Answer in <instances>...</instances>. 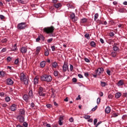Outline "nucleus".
Returning <instances> with one entry per match:
<instances>
[{
    "instance_id": "obj_1",
    "label": "nucleus",
    "mask_w": 127,
    "mask_h": 127,
    "mask_svg": "<svg viewBox=\"0 0 127 127\" xmlns=\"http://www.w3.org/2000/svg\"><path fill=\"white\" fill-rule=\"evenodd\" d=\"M41 80L44 82H51L52 76L49 74H44L41 76Z\"/></svg>"
},
{
    "instance_id": "obj_2",
    "label": "nucleus",
    "mask_w": 127,
    "mask_h": 127,
    "mask_svg": "<svg viewBox=\"0 0 127 127\" xmlns=\"http://www.w3.org/2000/svg\"><path fill=\"white\" fill-rule=\"evenodd\" d=\"M54 29H55L54 27L53 26H51L50 27H45L43 29V32L47 33V34H50L54 32Z\"/></svg>"
},
{
    "instance_id": "obj_3",
    "label": "nucleus",
    "mask_w": 127,
    "mask_h": 127,
    "mask_svg": "<svg viewBox=\"0 0 127 127\" xmlns=\"http://www.w3.org/2000/svg\"><path fill=\"white\" fill-rule=\"evenodd\" d=\"M17 27L19 30H23L27 27V24L26 22H21L17 24Z\"/></svg>"
},
{
    "instance_id": "obj_4",
    "label": "nucleus",
    "mask_w": 127,
    "mask_h": 127,
    "mask_svg": "<svg viewBox=\"0 0 127 127\" xmlns=\"http://www.w3.org/2000/svg\"><path fill=\"white\" fill-rule=\"evenodd\" d=\"M20 80L21 81H23L25 85H28V79L26 78L24 73H21L20 74Z\"/></svg>"
},
{
    "instance_id": "obj_5",
    "label": "nucleus",
    "mask_w": 127,
    "mask_h": 127,
    "mask_svg": "<svg viewBox=\"0 0 127 127\" xmlns=\"http://www.w3.org/2000/svg\"><path fill=\"white\" fill-rule=\"evenodd\" d=\"M95 74H97L98 76H101V75L104 73V68H98L96 70H95Z\"/></svg>"
},
{
    "instance_id": "obj_6",
    "label": "nucleus",
    "mask_w": 127,
    "mask_h": 127,
    "mask_svg": "<svg viewBox=\"0 0 127 127\" xmlns=\"http://www.w3.org/2000/svg\"><path fill=\"white\" fill-rule=\"evenodd\" d=\"M44 92V88L42 87H40L39 88V96L44 97L46 95L45 93H43Z\"/></svg>"
},
{
    "instance_id": "obj_7",
    "label": "nucleus",
    "mask_w": 127,
    "mask_h": 127,
    "mask_svg": "<svg viewBox=\"0 0 127 127\" xmlns=\"http://www.w3.org/2000/svg\"><path fill=\"white\" fill-rule=\"evenodd\" d=\"M24 117L20 115H18L16 119L19 121L20 123H23L24 122Z\"/></svg>"
},
{
    "instance_id": "obj_8",
    "label": "nucleus",
    "mask_w": 127,
    "mask_h": 127,
    "mask_svg": "<svg viewBox=\"0 0 127 127\" xmlns=\"http://www.w3.org/2000/svg\"><path fill=\"white\" fill-rule=\"evenodd\" d=\"M70 18L72 20V21L73 22L77 21L78 20V18L76 17V16L75 15V13H72L70 14Z\"/></svg>"
},
{
    "instance_id": "obj_9",
    "label": "nucleus",
    "mask_w": 127,
    "mask_h": 127,
    "mask_svg": "<svg viewBox=\"0 0 127 127\" xmlns=\"http://www.w3.org/2000/svg\"><path fill=\"white\" fill-rule=\"evenodd\" d=\"M18 116L25 117V111L24 109H20L18 113Z\"/></svg>"
},
{
    "instance_id": "obj_10",
    "label": "nucleus",
    "mask_w": 127,
    "mask_h": 127,
    "mask_svg": "<svg viewBox=\"0 0 127 127\" xmlns=\"http://www.w3.org/2000/svg\"><path fill=\"white\" fill-rule=\"evenodd\" d=\"M17 106L16 104H12L11 106H10V110L11 111H12V112H14L15 111H16V108H17Z\"/></svg>"
},
{
    "instance_id": "obj_11",
    "label": "nucleus",
    "mask_w": 127,
    "mask_h": 127,
    "mask_svg": "<svg viewBox=\"0 0 127 127\" xmlns=\"http://www.w3.org/2000/svg\"><path fill=\"white\" fill-rule=\"evenodd\" d=\"M20 51H21V53H22V54H25V53H26V52H27V48H26L25 47H22L21 48Z\"/></svg>"
},
{
    "instance_id": "obj_12",
    "label": "nucleus",
    "mask_w": 127,
    "mask_h": 127,
    "mask_svg": "<svg viewBox=\"0 0 127 127\" xmlns=\"http://www.w3.org/2000/svg\"><path fill=\"white\" fill-rule=\"evenodd\" d=\"M23 99L25 102H28L29 101V99H30V97L27 95V94H25L23 96Z\"/></svg>"
},
{
    "instance_id": "obj_13",
    "label": "nucleus",
    "mask_w": 127,
    "mask_h": 127,
    "mask_svg": "<svg viewBox=\"0 0 127 127\" xmlns=\"http://www.w3.org/2000/svg\"><path fill=\"white\" fill-rule=\"evenodd\" d=\"M6 83H7V85H13V81L12 80V79H10V78H7L6 79Z\"/></svg>"
},
{
    "instance_id": "obj_14",
    "label": "nucleus",
    "mask_w": 127,
    "mask_h": 127,
    "mask_svg": "<svg viewBox=\"0 0 127 127\" xmlns=\"http://www.w3.org/2000/svg\"><path fill=\"white\" fill-rule=\"evenodd\" d=\"M68 70V65L66 64H64L63 66V72H66Z\"/></svg>"
},
{
    "instance_id": "obj_15",
    "label": "nucleus",
    "mask_w": 127,
    "mask_h": 127,
    "mask_svg": "<svg viewBox=\"0 0 127 127\" xmlns=\"http://www.w3.org/2000/svg\"><path fill=\"white\" fill-rule=\"evenodd\" d=\"M54 6H55L56 8H59V7H61V6H62V5L61 4V3L58 2L57 3H55L54 4Z\"/></svg>"
},
{
    "instance_id": "obj_16",
    "label": "nucleus",
    "mask_w": 127,
    "mask_h": 127,
    "mask_svg": "<svg viewBox=\"0 0 127 127\" xmlns=\"http://www.w3.org/2000/svg\"><path fill=\"white\" fill-rule=\"evenodd\" d=\"M125 84L124 80L123 79H121L119 81V82L117 83V86H123Z\"/></svg>"
},
{
    "instance_id": "obj_17",
    "label": "nucleus",
    "mask_w": 127,
    "mask_h": 127,
    "mask_svg": "<svg viewBox=\"0 0 127 127\" xmlns=\"http://www.w3.org/2000/svg\"><path fill=\"white\" fill-rule=\"evenodd\" d=\"M40 50H41V47H37L36 48V55H38L39 54V52H40Z\"/></svg>"
},
{
    "instance_id": "obj_18",
    "label": "nucleus",
    "mask_w": 127,
    "mask_h": 127,
    "mask_svg": "<svg viewBox=\"0 0 127 127\" xmlns=\"http://www.w3.org/2000/svg\"><path fill=\"white\" fill-rule=\"evenodd\" d=\"M64 119L63 117H60L59 119V125L60 126H62V125H63V122H62V121H63Z\"/></svg>"
},
{
    "instance_id": "obj_19",
    "label": "nucleus",
    "mask_w": 127,
    "mask_h": 127,
    "mask_svg": "<svg viewBox=\"0 0 127 127\" xmlns=\"http://www.w3.org/2000/svg\"><path fill=\"white\" fill-rule=\"evenodd\" d=\"M106 114H110L111 113V108L109 106L107 107L105 109Z\"/></svg>"
},
{
    "instance_id": "obj_20",
    "label": "nucleus",
    "mask_w": 127,
    "mask_h": 127,
    "mask_svg": "<svg viewBox=\"0 0 127 127\" xmlns=\"http://www.w3.org/2000/svg\"><path fill=\"white\" fill-rule=\"evenodd\" d=\"M100 83L101 87H106V86H108V83L105 81H101Z\"/></svg>"
},
{
    "instance_id": "obj_21",
    "label": "nucleus",
    "mask_w": 127,
    "mask_h": 127,
    "mask_svg": "<svg viewBox=\"0 0 127 127\" xmlns=\"http://www.w3.org/2000/svg\"><path fill=\"white\" fill-rule=\"evenodd\" d=\"M122 96V93L121 92H118L115 94V98L116 99H119Z\"/></svg>"
},
{
    "instance_id": "obj_22",
    "label": "nucleus",
    "mask_w": 127,
    "mask_h": 127,
    "mask_svg": "<svg viewBox=\"0 0 127 127\" xmlns=\"http://www.w3.org/2000/svg\"><path fill=\"white\" fill-rule=\"evenodd\" d=\"M86 21H88V19L83 18L80 20V23H86Z\"/></svg>"
},
{
    "instance_id": "obj_23",
    "label": "nucleus",
    "mask_w": 127,
    "mask_h": 127,
    "mask_svg": "<svg viewBox=\"0 0 127 127\" xmlns=\"http://www.w3.org/2000/svg\"><path fill=\"white\" fill-rule=\"evenodd\" d=\"M66 5L67 7H68V8H71V9L75 8V6H73V5L71 3H67Z\"/></svg>"
},
{
    "instance_id": "obj_24",
    "label": "nucleus",
    "mask_w": 127,
    "mask_h": 127,
    "mask_svg": "<svg viewBox=\"0 0 127 127\" xmlns=\"http://www.w3.org/2000/svg\"><path fill=\"white\" fill-rule=\"evenodd\" d=\"M34 84L35 85H37V84H38V78L36 77L34 79Z\"/></svg>"
},
{
    "instance_id": "obj_25",
    "label": "nucleus",
    "mask_w": 127,
    "mask_h": 127,
    "mask_svg": "<svg viewBox=\"0 0 127 127\" xmlns=\"http://www.w3.org/2000/svg\"><path fill=\"white\" fill-rule=\"evenodd\" d=\"M29 96L30 98H33V92L32 90H31L29 91Z\"/></svg>"
},
{
    "instance_id": "obj_26",
    "label": "nucleus",
    "mask_w": 127,
    "mask_h": 127,
    "mask_svg": "<svg viewBox=\"0 0 127 127\" xmlns=\"http://www.w3.org/2000/svg\"><path fill=\"white\" fill-rule=\"evenodd\" d=\"M5 75H6V74H5V72H4V71H1L0 72V76H1L2 78L3 77H5Z\"/></svg>"
},
{
    "instance_id": "obj_27",
    "label": "nucleus",
    "mask_w": 127,
    "mask_h": 127,
    "mask_svg": "<svg viewBox=\"0 0 127 127\" xmlns=\"http://www.w3.org/2000/svg\"><path fill=\"white\" fill-rule=\"evenodd\" d=\"M40 65L42 67V68H44V67H45V62L43 61L41 62Z\"/></svg>"
},
{
    "instance_id": "obj_28",
    "label": "nucleus",
    "mask_w": 127,
    "mask_h": 127,
    "mask_svg": "<svg viewBox=\"0 0 127 127\" xmlns=\"http://www.w3.org/2000/svg\"><path fill=\"white\" fill-rule=\"evenodd\" d=\"M119 116V113H113L111 116V118H117Z\"/></svg>"
},
{
    "instance_id": "obj_29",
    "label": "nucleus",
    "mask_w": 127,
    "mask_h": 127,
    "mask_svg": "<svg viewBox=\"0 0 127 127\" xmlns=\"http://www.w3.org/2000/svg\"><path fill=\"white\" fill-rule=\"evenodd\" d=\"M16 49H17V47H16V44H15L12 47V51H15Z\"/></svg>"
},
{
    "instance_id": "obj_30",
    "label": "nucleus",
    "mask_w": 127,
    "mask_h": 127,
    "mask_svg": "<svg viewBox=\"0 0 127 127\" xmlns=\"http://www.w3.org/2000/svg\"><path fill=\"white\" fill-rule=\"evenodd\" d=\"M117 52H112L111 53V56H112V57H116V56H117Z\"/></svg>"
},
{
    "instance_id": "obj_31",
    "label": "nucleus",
    "mask_w": 127,
    "mask_h": 127,
    "mask_svg": "<svg viewBox=\"0 0 127 127\" xmlns=\"http://www.w3.org/2000/svg\"><path fill=\"white\" fill-rule=\"evenodd\" d=\"M49 55V50L48 49H47L45 51V56H48Z\"/></svg>"
},
{
    "instance_id": "obj_32",
    "label": "nucleus",
    "mask_w": 127,
    "mask_h": 127,
    "mask_svg": "<svg viewBox=\"0 0 127 127\" xmlns=\"http://www.w3.org/2000/svg\"><path fill=\"white\" fill-rule=\"evenodd\" d=\"M90 46H91L92 47H95L96 46V43L94 41H91L90 43Z\"/></svg>"
},
{
    "instance_id": "obj_33",
    "label": "nucleus",
    "mask_w": 127,
    "mask_h": 127,
    "mask_svg": "<svg viewBox=\"0 0 127 127\" xmlns=\"http://www.w3.org/2000/svg\"><path fill=\"white\" fill-rule=\"evenodd\" d=\"M57 66H58V64H57V63L54 62L53 63L52 66L53 67V68H56V67H57Z\"/></svg>"
},
{
    "instance_id": "obj_34",
    "label": "nucleus",
    "mask_w": 127,
    "mask_h": 127,
    "mask_svg": "<svg viewBox=\"0 0 127 127\" xmlns=\"http://www.w3.org/2000/svg\"><path fill=\"white\" fill-rule=\"evenodd\" d=\"M113 49L115 52L119 51L120 50V48H119V47H113Z\"/></svg>"
},
{
    "instance_id": "obj_35",
    "label": "nucleus",
    "mask_w": 127,
    "mask_h": 127,
    "mask_svg": "<svg viewBox=\"0 0 127 127\" xmlns=\"http://www.w3.org/2000/svg\"><path fill=\"white\" fill-rule=\"evenodd\" d=\"M5 100L7 103H8L10 101V98L8 96H7L6 98H5Z\"/></svg>"
},
{
    "instance_id": "obj_36",
    "label": "nucleus",
    "mask_w": 127,
    "mask_h": 127,
    "mask_svg": "<svg viewBox=\"0 0 127 127\" xmlns=\"http://www.w3.org/2000/svg\"><path fill=\"white\" fill-rule=\"evenodd\" d=\"M98 17H99V14L96 13L94 15V20H97Z\"/></svg>"
},
{
    "instance_id": "obj_37",
    "label": "nucleus",
    "mask_w": 127,
    "mask_h": 127,
    "mask_svg": "<svg viewBox=\"0 0 127 127\" xmlns=\"http://www.w3.org/2000/svg\"><path fill=\"white\" fill-rule=\"evenodd\" d=\"M84 37H85V38H86L87 39H90V35H89V34H86L84 35Z\"/></svg>"
},
{
    "instance_id": "obj_38",
    "label": "nucleus",
    "mask_w": 127,
    "mask_h": 127,
    "mask_svg": "<svg viewBox=\"0 0 127 127\" xmlns=\"http://www.w3.org/2000/svg\"><path fill=\"white\" fill-rule=\"evenodd\" d=\"M58 71H55L54 72V76H55V77H57V76H58Z\"/></svg>"
},
{
    "instance_id": "obj_39",
    "label": "nucleus",
    "mask_w": 127,
    "mask_h": 127,
    "mask_svg": "<svg viewBox=\"0 0 127 127\" xmlns=\"http://www.w3.org/2000/svg\"><path fill=\"white\" fill-rule=\"evenodd\" d=\"M23 127H28V124L26 122H24L23 124Z\"/></svg>"
},
{
    "instance_id": "obj_40",
    "label": "nucleus",
    "mask_w": 127,
    "mask_h": 127,
    "mask_svg": "<svg viewBox=\"0 0 127 127\" xmlns=\"http://www.w3.org/2000/svg\"><path fill=\"white\" fill-rule=\"evenodd\" d=\"M101 103V98H98L97 99V105H99Z\"/></svg>"
},
{
    "instance_id": "obj_41",
    "label": "nucleus",
    "mask_w": 127,
    "mask_h": 127,
    "mask_svg": "<svg viewBox=\"0 0 127 127\" xmlns=\"http://www.w3.org/2000/svg\"><path fill=\"white\" fill-rule=\"evenodd\" d=\"M52 41H53V38L49 39L47 40L48 43H51V42H52Z\"/></svg>"
},
{
    "instance_id": "obj_42",
    "label": "nucleus",
    "mask_w": 127,
    "mask_h": 127,
    "mask_svg": "<svg viewBox=\"0 0 127 127\" xmlns=\"http://www.w3.org/2000/svg\"><path fill=\"white\" fill-rule=\"evenodd\" d=\"M97 109H98V106H96L94 108L91 109V111L92 112H95V111Z\"/></svg>"
},
{
    "instance_id": "obj_43",
    "label": "nucleus",
    "mask_w": 127,
    "mask_h": 127,
    "mask_svg": "<svg viewBox=\"0 0 127 127\" xmlns=\"http://www.w3.org/2000/svg\"><path fill=\"white\" fill-rule=\"evenodd\" d=\"M7 39L6 38L3 39L1 40L2 43H5V42H7Z\"/></svg>"
},
{
    "instance_id": "obj_44",
    "label": "nucleus",
    "mask_w": 127,
    "mask_h": 127,
    "mask_svg": "<svg viewBox=\"0 0 127 127\" xmlns=\"http://www.w3.org/2000/svg\"><path fill=\"white\" fill-rule=\"evenodd\" d=\"M39 36H40V39H42V40H44V39H45V37H44V36H43V35L41 34Z\"/></svg>"
},
{
    "instance_id": "obj_45",
    "label": "nucleus",
    "mask_w": 127,
    "mask_h": 127,
    "mask_svg": "<svg viewBox=\"0 0 127 127\" xmlns=\"http://www.w3.org/2000/svg\"><path fill=\"white\" fill-rule=\"evenodd\" d=\"M46 107L48 108V109H50L51 108H52V105L50 104H47L46 105Z\"/></svg>"
},
{
    "instance_id": "obj_46",
    "label": "nucleus",
    "mask_w": 127,
    "mask_h": 127,
    "mask_svg": "<svg viewBox=\"0 0 127 127\" xmlns=\"http://www.w3.org/2000/svg\"><path fill=\"white\" fill-rule=\"evenodd\" d=\"M106 73L109 76H111V71L110 70V69H107L106 71Z\"/></svg>"
},
{
    "instance_id": "obj_47",
    "label": "nucleus",
    "mask_w": 127,
    "mask_h": 127,
    "mask_svg": "<svg viewBox=\"0 0 127 127\" xmlns=\"http://www.w3.org/2000/svg\"><path fill=\"white\" fill-rule=\"evenodd\" d=\"M1 106H2V107H3V108H6V107H7V104L4 103V104H1Z\"/></svg>"
},
{
    "instance_id": "obj_48",
    "label": "nucleus",
    "mask_w": 127,
    "mask_h": 127,
    "mask_svg": "<svg viewBox=\"0 0 127 127\" xmlns=\"http://www.w3.org/2000/svg\"><path fill=\"white\" fill-rule=\"evenodd\" d=\"M7 62H10V61H11V58H10V57H8L7 58Z\"/></svg>"
},
{
    "instance_id": "obj_49",
    "label": "nucleus",
    "mask_w": 127,
    "mask_h": 127,
    "mask_svg": "<svg viewBox=\"0 0 127 127\" xmlns=\"http://www.w3.org/2000/svg\"><path fill=\"white\" fill-rule=\"evenodd\" d=\"M19 60L18 59H17L15 60V62H14V64H15L16 65H17V64H18V62H19Z\"/></svg>"
},
{
    "instance_id": "obj_50",
    "label": "nucleus",
    "mask_w": 127,
    "mask_h": 127,
    "mask_svg": "<svg viewBox=\"0 0 127 127\" xmlns=\"http://www.w3.org/2000/svg\"><path fill=\"white\" fill-rule=\"evenodd\" d=\"M4 16L3 15H0V18L1 20H2L3 19H4Z\"/></svg>"
},
{
    "instance_id": "obj_51",
    "label": "nucleus",
    "mask_w": 127,
    "mask_h": 127,
    "mask_svg": "<svg viewBox=\"0 0 127 127\" xmlns=\"http://www.w3.org/2000/svg\"><path fill=\"white\" fill-rule=\"evenodd\" d=\"M84 60L85 62H87V63H90V60L88 59V58H85Z\"/></svg>"
},
{
    "instance_id": "obj_52",
    "label": "nucleus",
    "mask_w": 127,
    "mask_h": 127,
    "mask_svg": "<svg viewBox=\"0 0 127 127\" xmlns=\"http://www.w3.org/2000/svg\"><path fill=\"white\" fill-rule=\"evenodd\" d=\"M97 122H98V120L97 119H94V125H95L96 126L97 125Z\"/></svg>"
},
{
    "instance_id": "obj_53",
    "label": "nucleus",
    "mask_w": 127,
    "mask_h": 127,
    "mask_svg": "<svg viewBox=\"0 0 127 127\" xmlns=\"http://www.w3.org/2000/svg\"><path fill=\"white\" fill-rule=\"evenodd\" d=\"M113 97H114V96H113V95L111 94H109L108 96V98L109 99H113Z\"/></svg>"
},
{
    "instance_id": "obj_54",
    "label": "nucleus",
    "mask_w": 127,
    "mask_h": 127,
    "mask_svg": "<svg viewBox=\"0 0 127 127\" xmlns=\"http://www.w3.org/2000/svg\"><path fill=\"white\" fill-rule=\"evenodd\" d=\"M69 121L70 122V123H73V122H74V119H73L72 117L70 118L69 119Z\"/></svg>"
},
{
    "instance_id": "obj_55",
    "label": "nucleus",
    "mask_w": 127,
    "mask_h": 127,
    "mask_svg": "<svg viewBox=\"0 0 127 127\" xmlns=\"http://www.w3.org/2000/svg\"><path fill=\"white\" fill-rule=\"evenodd\" d=\"M90 118H91V117L89 115H86L85 117V118L86 120H89L90 119Z\"/></svg>"
},
{
    "instance_id": "obj_56",
    "label": "nucleus",
    "mask_w": 127,
    "mask_h": 127,
    "mask_svg": "<svg viewBox=\"0 0 127 127\" xmlns=\"http://www.w3.org/2000/svg\"><path fill=\"white\" fill-rule=\"evenodd\" d=\"M70 70L71 72L73 71V65L70 64Z\"/></svg>"
},
{
    "instance_id": "obj_57",
    "label": "nucleus",
    "mask_w": 127,
    "mask_h": 127,
    "mask_svg": "<svg viewBox=\"0 0 127 127\" xmlns=\"http://www.w3.org/2000/svg\"><path fill=\"white\" fill-rule=\"evenodd\" d=\"M72 82H73V83H76V82H77V78H72Z\"/></svg>"
},
{
    "instance_id": "obj_58",
    "label": "nucleus",
    "mask_w": 127,
    "mask_h": 127,
    "mask_svg": "<svg viewBox=\"0 0 127 127\" xmlns=\"http://www.w3.org/2000/svg\"><path fill=\"white\" fill-rule=\"evenodd\" d=\"M36 41L37 42H38L40 41V36H38V38L36 39Z\"/></svg>"
},
{
    "instance_id": "obj_59",
    "label": "nucleus",
    "mask_w": 127,
    "mask_h": 127,
    "mask_svg": "<svg viewBox=\"0 0 127 127\" xmlns=\"http://www.w3.org/2000/svg\"><path fill=\"white\" fill-rule=\"evenodd\" d=\"M51 49L52 51H55V46H52L51 47Z\"/></svg>"
},
{
    "instance_id": "obj_60",
    "label": "nucleus",
    "mask_w": 127,
    "mask_h": 127,
    "mask_svg": "<svg viewBox=\"0 0 127 127\" xmlns=\"http://www.w3.org/2000/svg\"><path fill=\"white\" fill-rule=\"evenodd\" d=\"M110 35L111 37H113V36H115V33L114 32H111Z\"/></svg>"
},
{
    "instance_id": "obj_61",
    "label": "nucleus",
    "mask_w": 127,
    "mask_h": 127,
    "mask_svg": "<svg viewBox=\"0 0 127 127\" xmlns=\"http://www.w3.org/2000/svg\"><path fill=\"white\" fill-rule=\"evenodd\" d=\"M101 124H102V122H101V121L99 122L95 125V127H98V126H99V125H101Z\"/></svg>"
},
{
    "instance_id": "obj_62",
    "label": "nucleus",
    "mask_w": 127,
    "mask_h": 127,
    "mask_svg": "<svg viewBox=\"0 0 127 127\" xmlns=\"http://www.w3.org/2000/svg\"><path fill=\"white\" fill-rule=\"evenodd\" d=\"M17 1H18V2H20V3H23L24 2L23 0H17Z\"/></svg>"
},
{
    "instance_id": "obj_63",
    "label": "nucleus",
    "mask_w": 127,
    "mask_h": 127,
    "mask_svg": "<svg viewBox=\"0 0 127 127\" xmlns=\"http://www.w3.org/2000/svg\"><path fill=\"white\" fill-rule=\"evenodd\" d=\"M0 97H4V92H1V93H0Z\"/></svg>"
},
{
    "instance_id": "obj_64",
    "label": "nucleus",
    "mask_w": 127,
    "mask_h": 127,
    "mask_svg": "<svg viewBox=\"0 0 127 127\" xmlns=\"http://www.w3.org/2000/svg\"><path fill=\"white\" fill-rule=\"evenodd\" d=\"M78 77H79V78H83V75L81 74H78Z\"/></svg>"
}]
</instances>
